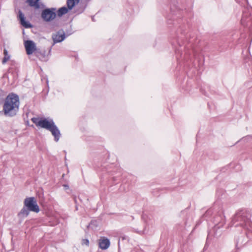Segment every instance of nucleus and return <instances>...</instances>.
Returning <instances> with one entry per match:
<instances>
[{
	"mask_svg": "<svg viewBox=\"0 0 252 252\" xmlns=\"http://www.w3.org/2000/svg\"><path fill=\"white\" fill-rule=\"evenodd\" d=\"M175 18H173L174 20ZM173 24L178 27V30L170 38V42L176 55L177 60L187 61L195 56L196 51L192 46V41H184L187 38L186 26L181 23L182 20L174 21Z\"/></svg>",
	"mask_w": 252,
	"mask_h": 252,
	"instance_id": "1",
	"label": "nucleus"
},
{
	"mask_svg": "<svg viewBox=\"0 0 252 252\" xmlns=\"http://www.w3.org/2000/svg\"><path fill=\"white\" fill-rule=\"evenodd\" d=\"M20 100L18 95L13 93L9 94L5 97L3 104L4 115L7 117L15 116L19 110Z\"/></svg>",
	"mask_w": 252,
	"mask_h": 252,
	"instance_id": "2",
	"label": "nucleus"
},
{
	"mask_svg": "<svg viewBox=\"0 0 252 252\" xmlns=\"http://www.w3.org/2000/svg\"><path fill=\"white\" fill-rule=\"evenodd\" d=\"M31 121L37 126L46 129L50 131L56 142L59 140L61 136V133L52 119H48L45 118L39 119V118L33 117L32 118Z\"/></svg>",
	"mask_w": 252,
	"mask_h": 252,
	"instance_id": "3",
	"label": "nucleus"
},
{
	"mask_svg": "<svg viewBox=\"0 0 252 252\" xmlns=\"http://www.w3.org/2000/svg\"><path fill=\"white\" fill-rule=\"evenodd\" d=\"M251 214L249 211L242 210L237 212L232 218V226L237 227L241 226L242 227H247L250 224V218Z\"/></svg>",
	"mask_w": 252,
	"mask_h": 252,
	"instance_id": "4",
	"label": "nucleus"
},
{
	"mask_svg": "<svg viewBox=\"0 0 252 252\" xmlns=\"http://www.w3.org/2000/svg\"><path fill=\"white\" fill-rule=\"evenodd\" d=\"M56 16V8L54 7L45 8L42 11L41 13V18L46 22L53 21Z\"/></svg>",
	"mask_w": 252,
	"mask_h": 252,
	"instance_id": "5",
	"label": "nucleus"
},
{
	"mask_svg": "<svg viewBox=\"0 0 252 252\" xmlns=\"http://www.w3.org/2000/svg\"><path fill=\"white\" fill-rule=\"evenodd\" d=\"M24 205L30 211L38 213L39 208L37 204L36 199L34 197H27L24 202Z\"/></svg>",
	"mask_w": 252,
	"mask_h": 252,
	"instance_id": "6",
	"label": "nucleus"
},
{
	"mask_svg": "<svg viewBox=\"0 0 252 252\" xmlns=\"http://www.w3.org/2000/svg\"><path fill=\"white\" fill-rule=\"evenodd\" d=\"M241 22L244 26L252 30V15L249 14V10L247 9L243 11Z\"/></svg>",
	"mask_w": 252,
	"mask_h": 252,
	"instance_id": "7",
	"label": "nucleus"
},
{
	"mask_svg": "<svg viewBox=\"0 0 252 252\" xmlns=\"http://www.w3.org/2000/svg\"><path fill=\"white\" fill-rule=\"evenodd\" d=\"M66 38L65 32L63 29H60L58 32L52 35V39L53 41V45L63 41Z\"/></svg>",
	"mask_w": 252,
	"mask_h": 252,
	"instance_id": "8",
	"label": "nucleus"
},
{
	"mask_svg": "<svg viewBox=\"0 0 252 252\" xmlns=\"http://www.w3.org/2000/svg\"><path fill=\"white\" fill-rule=\"evenodd\" d=\"M213 222L215 224V226L212 230L213 232L220 228L225 223L224 217L221 215L216 216L214 219Z\"/></svg>",
	"mask_w": 252,
	"mask_h": 252,
	"instance_id": "9",
	"label": "nucleus"
},
{
	"mask_svg": "<svg viewBox=\"0 0 252 252\" xmlns=\"http://www.w3.org/2000/svg\"><path fill=\"white\" fill-rule=\"evenodd\" d=\"M25 47L28 55L32 54L36 50V45L32 40H26L24 43Z\"/></svg>",
	"mask_w": 252,
	"mask_h": 252,
	"instance_id": "10",
	"label": "nucleus"
},
{
	"mask_svg": "<svg viewBox=\"0 0 252 252\" xmlns=\"http://www.w3.org/2000/svg\"><path fill=\"white\" fill-rule=\"evenodd\" d=\"M18 18L21 25L25 28H31L32 27V25L26 20L24 14L21 10L18 11Z\"/></svg>",
	"mask_w": 252,
	"mask_h": 252,
	"instance_id": "11",
	"label": "nucleus"
},
{
	"mask_svg": "<svg viewBox=\"0 0 252 252\" xmlns=\"http://www.w3.org/2000/svg\"><path fill=\"white\" fill-rule=\"evenodd\" d=\"M248 238L244 234H241L238 239H236V246L238 249L244 246L248 242Z\"/></svg>",
	"mask_w": 252,
	"mask_h": 252,
	"instance_id": "12",
	"label": "nucleus"
},
{
	"mask_svg": "<svg viewBox=\"0 0 252 252\" xmlns=\"http://www.w3.org/2000/svg\"><path fill=\"white\" fill-rule=\"evenodd\" d=\"M40 0H27V2L31 7H33L36 9L44 8L45 6L42 3L39 2Z\"/></svg>",
	"mask_w": 252,
	"mask_h": 252,
	"instance_id": "13",
	"label": "nucleus"
},
{
	"mask_svg": "<svg viewBox=\"0 0 252 252\" xmlns=\"http://www.w3.org/2000/svg\"><path fill=\"white\" fill-rule=\"evenodd\" d=\"M110 245L109 240L105 237H103L99 240V247L102 250L107 249Z\"/></svg>",
	"mask_w": 252,
	"mask_h": 252,
	"instance_id": "14",
	"label": "nucleus"
},
{
	"mask_svg": "<svg viewBox=\"0 0 252 252\" xmlns=\"http://www.w3.org/2000/svg\"><path fill=\"white\" fill-rule=\"evenodd\" d=\"M30 210L26 207L24 206L23 208L21 210V211L18 214V217L21 220H23L24 218H26L29 214Z\"/></svg>",
	"mask_w": 252,
	"mask_h": 252,
	"instance_id": "15",
	"label": "nucleus"
},
{
	"mask_svg": "<svg viewBox=\"0 0 252 252\" xmlns=\"http://www.w3.org/2000/svg\"><path fill=\"white\" fill-rule=\"evenodd\" d=\"M69 9L65 6H63L56 10V14L58 17H62L63 15L66 14Z\"/></svg>",
	"mask_w": 252,
	"mask_h": 252,
	"instance_id": "16",
	"label": "nucleus"
},
{
	"mask_svg": "<svg viewBox=\"0 0 252 252\" xmlns=\"http://www.w3.org/2000/svg\"><path fill=\"white\" fill-rule=\"evenodd\" d=\"M79 0H67L66 4L67 8L71 10L75 6V5L78 3Z\"/></svg>",
	"mask_w": 252,
	"mask_h": 252,
	"instance_id": "17",
	"label": "nucleus"
},
{
	"mask_svg": "<svg viewBox=\"0 0 252 252\" xmlns=\"http://www.w3.org/2000/svg\"><path fill=\"white\" fill-rule=\"evenodd\" d=\"M3 54L4 57L2 59V63L4 64L10 59V56L8 54V51L6 49H4L3 50Z\"/></svg>",
	"mask_w": 252,
	"mask_h": 252,
	"instance_id": "18",
	"label": "nucleus"
},
{
	"mask_svg": "<svg viewBox=\"0 0 252 252\" xmlns=\"http://www.w3.org/2000/svg\"><path fill=\"white\" fill-rule=\"evenodd\" d=\"M176 10L177 11V12L179 13V14L180 15L181 12L180 9H179L178 8H177L176 5H173L172 6H171V12L172 15L177 14V13H176Z\"/></svg>",
	"mask_w": 252,
	"mask_h": 252,
	"instance_id": "19",
	"label": "nucleus"
},
{
	"mask_svg": "<svg viewBox=\"0 0 252 252\" xmlns=\"http://www.w3.org/2000/svg\"><path fill=\"white\" fill-rule=\"evenodd\" d=\"M212 213L213 209H209L208 210H207L205 214L203 215V217L206 219L208 218L212 215Z\"/></svg>",
	"mask_w": 252,
	"mask_h": 252,
	"instance_id": "20",
	"label": "nucleus"
},
{
	"mask_svg": "<svg viewBox=\"0 0 252 252\" xmlns=\"http://www.w3.org/2000/svg\"><path fill=\"white\" fill-rule=\"evenodd\" d=\"M117 170H119L118 175L116 176H114L112 178L114 181H117L118 180L117 178L119 177L121 175V170L120 169H118Z\"/></svg>",
	"mask_w": 252,
	"mask_h": 252,
	"instance_id": "21",
	"label": "nucleus"
},
{
	"mask_svg": "<svg viewBox=\"0 0 252 252\" xmlns=\"http://www.w3.org/2000/svg\"><path fill=\"white\" fill-rule=\"evenodd\" d=\"M52 26L53 27L55 28V27H59V24H58V23L57 22V21L56 20V21H54L52 24Z\"/></svg>",
	"mask_w": 252,
	"mask_h": 252,
	"instance_id": "22",
	"label": "nucleus"
},
{
	"mask_svg": "<svg viewBox=\"0 0 252 252\" xmlns=\"http://www.w3.org/2000/svg\"><path fill=\"white\" fill-rule=\"evenodd\" d=\"M65 33L66 37H67V36H68L70 35L71 34H72L73 32H71V31H69H69H66L65 32Z\"/></svg>",
	"mask_w": 252,
	"mask_h": 252,
	"instance_id": "23",
	"label": "nucleus"
},
{
	"mask_svg": "<svg viewBox=\"0 0 252 252\" xmlns=\"http://www.w3.org/2000/svg\"><path fill=\"white\" fill-rule=\"evenodd\" d=\"M83 243L87 246L89 244V241L88 239L83 240Z\"/></svg>",
	"mask_w": 252,
	"mask_h": 252,
	"instance_id": "24",
	"label": "nucleus"
},
{
	"mask_svg": "<svg viewBox=\"0 0 252 252\" xmlns=\"http://www.w3.org/2000/svg\"><path fill=\"white\" fill-rule=\"evenodd\" d=\"M63 186L64 187L65 189H69V186L67 185H63Z\"/></svg>",
	"mask_w": 252,
	"mask_h": 252,
	"instance_id": "25",
	"label": "nucleus"
},
{
	"mask_svg": "<svg viewBox=\"0 0 252 252\" xmlns=\"http://www.w3.org/2000/svg\"><path fill=\"white\" fill-rule=\"evenodd\" d=\"M212 231H210L209 232H208V238L207 239H208L209 237H210L212 234Z\"/></svg>",
	"mask_w": 252,
	"mask_h": 252,
	"instance_id": "26",
	"label": "nucleus"
},
{
	"mask_svg": "<svg viewBox=\"0 0 252 252\" xmlns=\"http://www.w3.org/2000/svg\"><path fill=\"white\" fill-rule=\"evenodd\" d=\"M42 60L44 61H47L48 60V59H47V58L45 57V56H44Z\"/></svg>",
	"mask_w": 252,
	"mask_h": 252,
	"instance_id": "27",
	"label": "nucleus"
},
{
	"mask_svg": "<svg viewBox=\"0 0 252 252\" xmlns=\"http://www.w3.org/2000/svg\"><path fill=\"white\" fill-rule=\"evenodd\" d=\"M137 233H138L140 234H143L144 233V231H138Z\"/></svg>",
	"mask_w": 252,
	"mask_h": 252,
	"instance_id": "28",
	"label": "nucleus"
},
{
	"mask_svg": "<svg viewBox=\"0 0 252 252\" xmlns=\"http://www.w3.org/2000/svg\"><path fill=\"white\" fill-rule=\"evenodd\" d=\"M172 20H171V19H168V24H172Z\"/></svg>",
	"mask_w": 252,
	"mask_h": 252,
	"instance_id": "29",
	"label": "nucleus"
},
{
	"mask_svg": "<svg viewBox=\"0 0 252 252\" xmlns=\"http://www.w3.org/2000/svg\"><path fill=\"white\" fill-rule=\"evenodd\" d=\"M107 172L109 173H111L112 175H113V171H111V170H108Z\"/></svg>",
	"mask_w": 252,
	"mask_h": 252,
	"instance_id": "30",
	"label": "nucleus"
},
{
	"mask_svg": "<svg viewBox=\"0 0 252 252\" xmlns=\"http://www.w3.org/2000/svg\"><path fill=\"white\" fill-rule=\"evenodd\" d=\"M92 20H93V21H94V17H92Z\"/></svg>",
	"mask_w": 252,
	"mask_h": 252,
	"instance_id": "31",
	"label": "nucleus"
}]
</instances>
